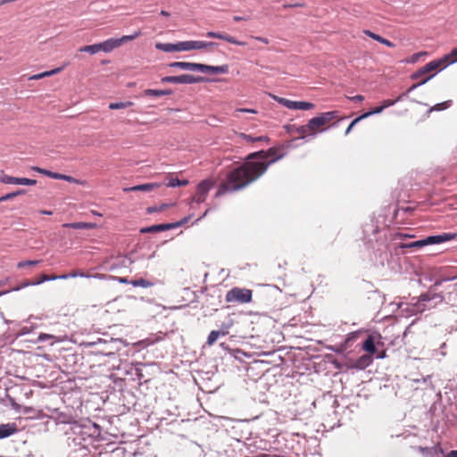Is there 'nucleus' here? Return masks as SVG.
I'll list each match as a JSON object with an SVG mask.
<instances>
[{"instance_id":"1","label":"nucleus","mask_w":457,"mask_h":457,"mask_svg":"<svg viewBox=\"0 0 457 457\" xmlns=\"http://www.w3.org/2000/svg\"><path fill=\"white\" fill-rule=\"evenodd\" d=\"M276 150L271 148L267 152L260 151L249 154L248 161L230 171L226 180L219 187L216 196H220L227 192H234L245 187L265 173L268 167L282 155L275 157Z\"/></svg>"},{"instance_id":"2","label":"nucleus","mask_w":457,"mask_h":457,"mask_svg":"<svg viewBox=\"0 0 457 457\" xmlns=\"http://www.w3.org/2000/svg\"><path fill=\"white\" fill-rule=\"evenodd\" d=\"M453 57L452 56V53L449 55H446L445 59L442 60H434L423 67H421L420 70L415 71L411 74V79H419L428 74V76L433 74L434 76L436 74L437 71H440L443 67H445L444 65L445 62L446 61L448 63H451L450 61Z\"/></svg>"},{"instance_id":"3","label":"nucleus","mask_w":457,"mask_h":457,"mask_svg":"<svg viewBox=\"0 0 457 457\" xmlns=\"http://www.w3.org/2000/svg\"><path fill=\"white\" fill-rule=\"evenodd\" d=\"M228 303H247L252 301V291L246 288L234 287L226 295Z\"/></svg>"},{"instance_id":"4","label":"nucleus","mask_w":457,"mask_h":457,"mask_svg":"<svg viewBox=\"0 0 457 457\" xmlns=\"http://www.w3.org/2000/svg\"><path fill=\"white\" fill-rule=\"evenodd\" d=\"M206 81L203 77H195L190 74H182L179 76H167L162 79V83H175V84H195Z\"/></svg>"},{"instance_id":"5","label":"nucleus","mask_w":457,"mask_h":457,"mask_svg":"<svg viewBox=\"0 0 457 457\" xmlns=\"http://www.w3.org/2000/svg\"><path fill=\"white\" fill-rule=\"evenodd\" d=\"M443 296L439 294H431L430 292L427 294H423L420 296L419 301L413 305L411 310L412 314H416L418 312H423L427 307L425 303L429 302L431 300H436V303L443 302Z\"/></svg>"},{"instance_id":"6","label":"nucleus","mask_w":457,"mask_h":457,"mask_svg":"<svg viewBox=\"0 0 457 457\" xmlns=\"http://www.w3.org/2000/svg\"><path fill=\"white\" fill-rule=\"evenodd\" d=\"M213 187V182L210 179L203 180L201 183L197 186V191L195 195L192 198V202L195 203L196 204H200L204 203L206 199V196L211 190V188Z\"/></svg>"},{"instance_id":"7","label":"nucleus","mask_w":457,"mask_h":457,"mask_svg":"<svg viewBox=\"0 0 457 457\" xmlns=\"http://www.w3.org/2000/svg\"><path fill=\"white\" fill-rule=\"evenodd\" d=\"M217 44L214 42H205V41H198V40H190V41H182L181 48L182 52L191 51V50H200L205 49L208 47H212Z\"/></svg>"},{"instance_id":"8","label":"nucleus","mask_w":457,"mask_h":457,"mask_svg":"<svg viewBox=\"0 0 457 457\" xmlns=\"http://www.w3.org/2000/svg\"><path fill=\"white\" fill-rule=\"evenodd\" d=\"M0 182L4 184L10 185H25V186H34L37 184L36 179H27V178H16L9 175H0Z\"/></svg>"},{"instance_id":"9","label":"nucleus","mask_w":457,"mask_h":457,"mask_svg":"<svg viewBox=\"0 0 457 457\" xmlns=\"http://www.w3.org/2000/svg\"><path fill=\"white\" fill-rule=\"evenodd\" d=\"M188 220H189V218H184L181 221L177 222V223H167V224L153 225V226H150V227L143 228H141L140 231L142 233H151V232L164 231V230H168V229L173 228H176V227L180 226L182 224H185L186 222H187Z\"/></svg>"},{"instance_id":"10","label":"nucleus","mask_w":457,"mask_h":457,"mask_svg":"<svg viewBox=\"0 0 457 457\" xmlns=\"http://www.w3.org/2000/svg\"><path fill=\"white\" fill-rule=\"evenodd\" d=\"M198 71L210 72L214 74H226L228 72V66L227 64L220 66H212L203 63H198Z\"/></svg>"},{"instance_id":"11","label":"nucleus","mask_w":457,"mask_h":457,"mask_svg":"<svg viewBox=\"0 0 457 457\" xmlns=\"http://www.w3.org/2000/svg\"><path fill=\"white\" fill-rule=\"evenodd\" d=\"M206 37H211V38L221 39V40L227 41L230 44L237 45V46H245V42L239 41L234 37H231L228 34L220 33V32L208 31L206 33Z\"/></svg>"},{"instance_id":"12","label":"nucleus","mask_w":457,"mask_h":457,"mask_svg":"<svg viewBox=\"0 0 457 457\" xmlns=\"http://www.w3.org/2000/svg\"><path fill=\"white\" fill-rule=\"evenodd\" d=\"M155 47L159 50H162L166 53L170 52H182L181 42H178L176 44L172 43H157Z\"/></svg>"},{"instance_id":"13","label":"nucleus","mask_w":457,"mask_h":457,"mask_svg":"<svg viewBox=\"0 0 457 457\" xmlns=\"http://www.w3.org/2000/svg\"><path fill=\"white\" fill-rule=\"evenodd\" d=\"M159 187H160V184H158V183H146V184L137 185V186L131 187H126L123 190L125 192H132V191L150 192Z\"/></svg>"},{"instance_id":"14","label":"nucleus","mask_w":457,"mask_h":457,"mask_svg":"<svg viewBox=\"0 0 457 457\" xmlns=\"http://www.w3.org/2000/svg\"><path fill=\"white\" fill-rule=\"evenodd\" d=\"M171 68H179L184 71H198V63L187 62H174L169 64Z\"/></svg>"},{"instance_id":"15","label":"nucleus","mask_w":457,"mask_h":457,"mask_svg":"<svg viewBox=\"0 0 457 457\" xmlns=\"http://www.w3.org/2000/svg\"><path fill=\"white\" fill-rule=\"evenodd\" d=\"M454 237H455L454 234L444 233L441 235L428 237V241L429 245L440 244L443 242L450 241V240L453 239Z\"/></svg>"},{"instance_id":"16","label":"nucleus","mask_w":457,"mask_h":457,"mask_svg":"<svg viewBox=\"0 0 457 457\" xmlns=\"http://www.w3.org/2000/svg\"><path fill=\"white\" fill-rule=\"evenodd\" d=\"M101 51L104 53H110L113 49L120 46L118 39L117 38H109L104 42L99 43Z\"/></svg>"},{"instance_id":"17","label":"nucleus","mask_w":457,"mask_h":457,"mask_svg":"<svg viewBox=\"0 0 457 457\" xmlns=\"http://www.w3.org/2000/svg\"><path fill=\"white\" fill-rule=\"evenodd\" d=\"M17 428L15 424H1L0 425V439L8 437L16 432Z\"/></svg>"},{"instance_id":"18","label":"nucleus","mask_w":457,"mask_h":457,"mask_svg":"<svg viewBox=\"0 0 457 457\" xmlns=\"http://www.w3.org/2000/svg\"><path fill=\"white\" fill-rule=\"evenodd\" d=\"M307 124L312 132V138L315 137L318 129L325 125L319 116L312 118Z\"/></svg>"},{"instance_id":"19","label":"nucleus","mask_w":457,"mask_h":457,"mask_svg":"<svg viewBox=\"0 0 457 457\" xmlns=\"http://www.w3.org/2000/svg\"><path fill=\"white\" fill-rule=\"evenodd\" d=\"M58 279V276H47V275H41L40 278L36 280V281H31V282H26L22 285L21 287H28V286H37V285H39L45 281H51V280H56Z\"/></svg>"},{"instance_id":"20","label":"nucleus","mask_w":457,"mask_h":457,"mask_svg":"<svg viewBox=\"0 0 457 457\" xmlns=\"http://www.w3.org/2000/svg\"><path fill=\"white\" fill-rule=\"evenodd\" d=\"M170 90H162V89H145L144 91V96H154V97H160L163 96L170 95Z\"/></svg>"},{"instance_id":"21","label":"nucleus","mask_w":457,"mask_h":457,"mask_svg":"<svg viewBox=\"0 0 457 457\" xmlns=\"http://www.w3.org/2000/svg\"><path fill=\"white\" fill-rule=\"evenodd\" d=\"M62 70V68H56V69H54V70H51V71H44V72H41V73H38V74H35V75H32L31 77H29V79L30 80L41 79L43 78L54 75V74L58 73V72H60Z\"/></svg>"},{"instance_id":"22","label":"nucleus","mask_w":457,"mask_h":457,"mask_svg":"<svg viewBox=\"0 0 457 457\" xmlns=\"http://www.w3.org/2000/svg\"><path fill=\"white\" fill-rule=\"evenodd\" d=\"M362 349L370 354L376 353L377 349L374 344L373 337L371 336L368 337V338L364 341L362 345Z\"/></svg>"},{"instance_id":"23","label":"nucleus","mask_w":457,"mask_h":457,"mask_svg":"<svg viewBox=\"0 0 457 457\" xmlns=\"http://www.w3.org/2000/svg\"><path fill=\"white\" fill-rule=\"evenodd\" d=\"M314 104L310 102L293 101L292 110H312Z\"/></svg>"},{"instance_id":"24","label":"nucleus","mask_w":457,"mask_h":457,"mask_svg":"<svg viewBox=\"0 0 457 457\" xmlns=\"http://www.w3.org/2000/svg\"><path fill=\"white\" fill-rule=\"evenodd\" d=\"M294 131L300 135L299 138L304 139L309 137H312V132L310 128H308V124L303 126L295 127Z\"/></svg>"},{"instance_id":"25","label":"nucleus","mask_w":457,"mask_h":457,"mask_svg":"<svg viewBox=\"0 0 457 457\" xmlns=\"http://www.w3.org/2000/svg\"><path fill=\"white\" fill-rule=\"evenodd\" d=\"M371 362L370 355L365 354L361 356L355 362V367L358 369H364L369 366Z\"/></svg>"},{"instance_id":"26","label":"nucleus","mask_w":457,"mask_h":457,"mask_svg":"<svg viewBox=\"0 0 457 457\" xmlns=\"http://www.w3.org/2000/svg\"><path fill=\"white\" fill-rule=\"evenodd\" d=\"M428 245H429V243H428V237H427L425 239L413 241L409 244H403L401 245V247H403V248H420V247H422V246H425Z\"/></svg>"},{"instance_id":"27","label":"nucleus","mask_w":457,"mask_h":457,"mask_svg":"<svg viewBox=\"0 0 457 457\" xmlns=\"http://www.w3.org/2000/svg\"><path fill=\"white\" fill-rule=\"evenodd\" d=\"M62 226L65 228H76V229L91 228L94 227V225L92 223H86V222L65 223Z\"/></svg>"},{"instance_id":"28","label":"nucleus","mask_w":457,"mask_h":457,"mask_svg":"<svg viewBox=\"0 0 457 457\" xmlns=\"http://www.w3.org/2000/svg\"><path fill=\"white\" fill-rule=\"evenodd\" d=\"M322 122L326 125L330 120L336 119L337 117V111H331L321 113L320 116Z\"/></svg>"},{"instance_id":"29","label":"nucleus","mask_w":457,"mask_h":457,"mask_svg":"<svg viewBox=\"0 0 457 457\" xmlns=\"http://www.w3.org/2000/svg\"><path fill=\"white\" fill-rule=\"evenodd\" d=\"M101 51L100 44H95L90 46H82L79 48V52L89 53L95 54Z\"/></svg>"},{"instance_id":"30","label":"nucleus","mask_w":457,"mask_h":457,"mask_svg":"<svg viewBox=\"0 0 457 457\" xmlns=\"http://www.w3.org/2000/svg\"><path fill=\"white\" fill-rule=\"evenodd\" d=\"M140 35H141V31L137 30V31L134 32L131 35H126V36H123L120 38H117V39H118L119 45L121 46L122 44H124L126 42H129V41L136 39Z\"/></svg>"},{"instance_id":"31","label":"nucleus","mask_w":457,"mask_h":457,"mask_svg":"<svg viewBox=\"0 0 457 457\" xmlns=\"http://www.w3.org/2000/svg\"><path fill=\"white\" fill-rule=\"evenodd\" d=\"M133 105V103L132 102H119V103H111L109 104V108L111 110H118V109H124V108H128V107H130Z\"/></svg>"},{"instance_id":"32","label":"nucleus","mask_w":457,"mask_h":457,"mask_svg":"<svg viewBox=\"0 0 457 457\" xmlns=\"http://www.w3.org/2000/svg\"><path fill=\"white\" fill-rule=\"evenodd\" d=\"M130 284L134 287H150L153 286V283L146 280V279H144V278H139V279H134L130 282Z\"/></svg>"},{"instance_id":"33","label":"nucleus","mask_w":457,"mask_h":457,"mask_svg":"<svg viewBox=\"0 0 457 457\" xmlns=\"http://www.w3.org/2000/svg\"><path fill=\"white\" fill-rule=\"evenodd\" d=\"M273 99L275 101H277L278 104H280L281 105L287 107L289 110H292V107H293V101L292 100H289V99H287V98H284V97H279V96H273Z\"/></svg>"},{"instance_id":"34","label":"nucleus","mask_w":457,"mask_h":457,"mask_svg":"<svg viewBox=\"0 0 457 457\" xmlns=\"http://www.w3.org/2000/svg\"><path fill=\"white\" fill-rule=\"evenodd\" d=\"M32 170L38 172V173H41V174H44L51 179H56L57 178V175L58 173L57 172H53L51 170H45V169H42V168H39V167H37V166H34L32 167Z\"/></svg>"},{"instance_id":"35","label":"nucleus","mask_w":457,"mask_h":457,"mask_svg":"<svg viewBox=\"0 0 457 457\" xmlns=\"http://www.w3.org/2000/svg\"><path fill=\"white\" fill-rule=\"evenodd\" d=\"M434 77L433 74L429 75V76H427L425 77L424 79H422L419 83L417 84H414L412 85L408 90L407 92L403 93L402 96V98L403 96H405L408 93H410L411 91L414 90L415 88H417L418 87L421 86V85H424L425 83H427L430 79H432Z\"/></svg>"},{"instance_id":"36","label":"nucleus","mask_w":457,"mask_h":457,"mask_svg":"<svg viewBox=\"0 0 457 457\" xmlns=\"http://www.w3.org/2000/svg\"><path fill=\"white\" fill-rule=\"evenodd\" d=\"M25 190L24 189H19L17 191H14V192H12V193H9V194H6L3 196L0 197V202H4V201H7V200H11L12 199L13 197L15 196H18L20 195H23L25 194Z\"/></svg>"},{"instance_id":"37","label":"nucleus","mask_w":457,"mask_h":457,"mask_svg":"<svg viewBox=\"0 0 457 457\" xmlns=\"http://www.w3.org/2000/svg\"><path fill=\"white\" fill-rule=\"evenodd\" d=\"M233 322L232 320H229L228 322L223 323L220 326V329L218 330L220 336L224 337L227 336L229 333V329L232 327Z\"/></svg>"},{"instance_id":"38","label":"nucleus","mask_w":457,"mask_h":457,"mask_svg":"<svg viewBox=\"0 0 457 457\" xmlns=\"http://www.w3.org/2000/svg\"><path fill=\"white\" fill-rule=\"evenodd\" d=\"M220 336V334L219 333L218 330L211 331L207 338V344L209 345H212L217 341Z\"/></svg>"},{"instance_id":"39","label":"nucleus","mask_w":457,"mask_h":457,"mask_svg":"<svg viewBox=\"0 0 457 457\" xmlns=\"http://www.w3.org/2000/svg\"><path fill=\"white\" fill-rule=\"evenodd\" d=\"M187 180H179V179H170L168 182V186L170 187H180L187 185Z\"/></svg>"},{"instance_id":"40","label":"nucleus","mask_w":457,"mask_h":457,"mask_svg":"<svg viewBox=\"0 0 457 457\" xmlns=\"http://www.w3.org/2000/svg\"><path fill=\"white\" fill-rule=\"evenodd\" d=\"M384 109H385V106L376 107V108L372 109L371 111L361 114V118L366 119V118L370 117V115L378 114V113L382 112Z\"/></svg>"},{"instance_id":"41","label":"nucleus","mask_w":457,"mask_h":457,"mask_svg":"<svg viewBox=\"0 0 457 457\" xmlns=\"http://www.w3.org/2000/svg\"><path fill=\"white\" fill-rule=\"evenodd\" d=\"M241 137L245 139L247 142H256V141H262V140H268V137L261 136V137H252L250 135L246 134H241Z\"/></svg>"},{"instance_id":"42","label":"nucleus","mask_w":457,"mask_h":457,"mask_svg":"<svg viewBox=\"0 0 457 457\" xmlns=\"http://www.w3.org/2000/svg\"><path fill=\"white\" fill-rule=\"evenodd\" d=\"M56 179H62V180H65V181H68V182H71V183H77V184L80 183L75 178H73L71 176L61 174V173H58Z\"/></svg>"},{"instance_id":"43","label":"nucleus","mask_w":457,"mask_h":457,"mask_svg":"<svg viewBox=\"0 0 457 457\" xmlns=\"http://www.w3.org/2000/svg\"><path fill=\"white\" fill-rule=\"evenodd\" d=\"M169 205L166 204H161L160 206H150L147 208L148 213H154L157 212H162V210L166 209Z\"/></svg>"},{"instance_id":"44","label":"nucleus","mask_w":457,"mask_h":457,"mask_svg":"<svg viewBox=\"0 0 457 457\" xmlns=\"http://www.w3.org/2000/svg\"><path fill=\"white\" fill-rule=\"evenodd\" d=\"M374 40H376V41H378V42H379V43H381V44H383V45H385V46H386L388 47H394L395 46V44L393 42H391V41L382 37L379 35H378L377 37H374Z\"/></svg>"},{"instance_id":"45","label":"nucleus","mask_w":457,"mask_h":457,"mask_svg":"<svg viewBox=\"0 0 457 457\" xmlns=\"http://www.w3.org/2000/svg\"><path fill=\"white\" fill-rule=\"evenodd\" d=\"M450 104H451V101H445L441 104H436L431 110L442 111V110L448 108L450 106Z\"/></svg>"},{"instance_id":"46","label":"nucleus","mask_w":457,"mask_h":457,"mask_svg":"<svg viewBox=\"0 0 457 457\" xmlns=\"http://www.w3.org/2000/svg\"><path fill=\"white\" fill-rule=\"evenodd\" d=\"M39 263V261H23L18 263V268H24L26 266H35Z\"/></svg>"},{"instance_id":"47","label":"nucleus","mask_w":457,"mask_h":457,"mask_svg":"<svg viewBox=\"0 0 457 457\" xmlns=\"http://www.w3.org/2000/svg\"><path fill=\"white\" fill-rule=\"evenodd\" d=\"M55 337L54 335H51V334H46V333H40L37 337V341L38 342H43V341H46V340H49V339H54Z\"/></svg>"},{"instance_id":"48","label":"nucleus","mask_w":457,"mask_h":457,"mask_svg":"<svg viewBox=\"0 0 457 457\" xmlns=\"http://www.w3.org/2000/svg\"><path fill=\"white\" fill-rule=\"evenodd\" d=\"M361 120H363V118H361V116L357 117L356 119H354L351 123L350 125L348 126V128L346 129L345 134V135H348L351 130L353 129V128L359 122L361 121Z\"/></svg>"},{"instance_id":"49","label":"nucleus","mask_w":457,"mask_h":457,"mask_svg":"<svg viewBox=\"0 0 457 457\" xmlns=\"http://www.w3.org/2000/svg\"><path fill=\"white\" fill-rule=\"evenodd\" d=\"M400 100H402V96H400L396 100H390V99L385 100L381 106H385V109H386V108H387L389 106L394 105L396 102H398Z\"/></svg>"},{"instance_id":"50","label":"nucleus","mask_w":457,"mask_h":457,"mask_svg":"<svg viewBox=\"0 0 457 457\" xmlns=\"http://www.w3.org/2000/svg\"><path fill=\"white\" fill-rule=\"evenodd\" d=\"M427 54H428L427 52L416 53L411 55L410 62H416L420 59V56L427 55Z\"/></svg>"},{"instance_id":"51","label":"nucleus","mask_w":457,"mask_h":457,"mask_svg":"<svg viewBox=\"0 0 457 457\" xmlns=\"http://www.w3.org/2000/svg\"><path fill=\"white\" fill-rule=\"evenodd\" d=\"M79 276V272H71L68 274H62L58 276V279H67L69 278H76Z\"/></svg>"},{"instance_id":"52","label":"nucleus","mask_w":457,"mask_h":457,"mask_svg":"<svg viewBox=\"0 0 457 457\" xmlns=\"http://www.w3.org/2000/svg\"><path fill=\"white\" fill-rule=\"evenodd\" d=\"M103 275H100V274H95V275H90V274H86L84 272H79V276L78 277H81V278H101Z\"/></svg>"},{"instance_id":"53","label":"nucleus","mask_w":457,"mask_h":457,"mask_svg":"<svg viewBox=\"0 0 457 457\" xmlns=\"http://www.w3.org/2000/svg\"><path fill=\"white\" fill-rule=\"evenodd\" d=\"M349 99L351 101H354V102H361L364 100V96H361V95H357L355 96H353V97H349Z\"/></svg>"},{"instance_id":"54","label":"nucleus","mask_w":457,"mask_h":457,"mask_svg":"<svg viewBox=\"0 0 457 457\" xmlns=\"http://www.w3.org/2000/svg\"><path fill=\"white\" fill-rule=\"evenodd\" d=\"M236 112H250V113H257V112L253 109H243V108H240V109H237Z\"/></svg>"},{"instance_id":"55","label":"nucleus","mask_w":457,"mask_h":457,"mask_svg":"<svg viewBox=\"0 0 457 457\" xmlns=\"http://www.w3.org/2000/svg\"><path fill=\"white\" fill-rule=\"evenodd\" d=\"M115 279L121 284H129L131 282V281H129V279L124 277H119V278H116Z\"/></svg>"},{"instance_id":"56","label":"nucleus","mask_w":457,"mask_h":457,"mask_svg":"<svg viewBox=\"0 0 457 457\" xmlns=\"http://www.w3.org/2000/svg\"><path fill=\"white\" fill-rule=\"evenodd\" d=\"M452 56L453 57L450 62H457V47L452 50Z\"/></svg>"},{"instance_id":"57","label":"nucleus","mask_w":457,"mask_h":457,"mask_svg":"<svg viewBox=\"0 0 457 457\" xmlns=\"http://www.w3.org/2000/svg\"><path fill=\"white\" fill-rule=\"evenodd\" d=\"M252 37L254 38L255 40L262 42V43L269 44V40L266 37Z\"/></svg>"},{"instance_id":"58","label":"nucleus","mask_w":457,"mask_h":457,"mask_svg":"<svg viewBox=\"0 0 457 457\" xmlns=\"http://www.w3.org/2000/svg\"><path fill=\"white\" fill-rule=\"evenodd\" d=\"M364 34L367 35L368 37H371L372 39H374V37H378V34H375L372 31L368 30V29L364 30Z\"/></svg>"},{"instance_id":"59","label":"nucleus","mask_w":457,"mask_h":457,"mask_svg":"<svg viewBox=\"0 0 457 457\" xmlns=\"http://www.w3.org/2000/svg\"><path fill=\"white\" fill-rule=\"evenodd\" d=\"M233 20L235 21H247V20H249V18L248 17H243V16H234Z\"/></svg>"},{"instance_id":"60","label":"nucleus","mask_w":457,"mask_h":457,"mask_svg":"<svg viewBox=\"0 0 457 457\" xmlns=\"http://www.w3.org/2000/svg\"><path fill=\"white\" fill-rule=\"evenodd\" d=\"M445 457H457V450L451 451Z\"/></svg>"},{"instance_id":"61","label":"nucleus","mask_w":457,"mask_h":457,"mask_svg":"<svg viewBox=\"0 0 457 457\" xmlns=\"http://www.w3.org/2000/svg\"><path fill=\"white\" fill-rule=\"evenodd\" d=\"M453 280H454V279H457V278H453ZM452 287H453V290L457 291V282H455V283H453V284H452V285H450V286H449V288H452Z\"/></svg>"},{"instance_id":"62","label":"nucleus","mask_w":457,"mask_h":457,"mask_svg":"<svg viewBox=\"0 0 457 457\" xmlns=\"http://www.w3.org/2000/svg\"><path fill=\"white\" fill-rule=\"evenodd\" d=\"M40 213L44 214V215H52L53 214V212L51 211H46V210L40 211Z\"/></svg>"},{"instance_id":"63","label":"nucleus","mask_w":457,"mask_h":457,"mask_svg":"<svg viewBox=\"0 0 457 457\" xmlns=\"http://www.w3.org/2000/svg\"><path fill=\"white\" fill-rule=\"evenodd\" d=\"M295 6H302L301 4H285L284 7L285 8H287V7H295Z\"/></svg>"},{"instance_id":"64","label":"nucleus","mask_w":457,"mask_h":457,"mask_svg":"<svg viewBox=\"0 0 457 457\" xmlns=\"http://www.w3.org/2000/svg\"><path fill=\"white\" fill-rule=\"evenodd\" d=\"M161 14H162V16H166V17L170 16V13H169L168 12H166V11H163V10H162V11H161Z\"/></svg>"}]
</instances>
